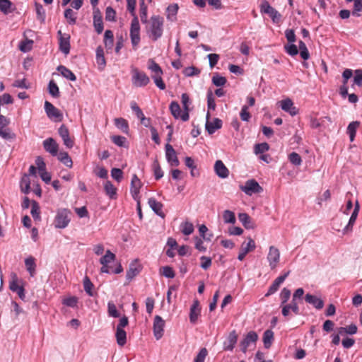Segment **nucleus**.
Returning <instances> with one entry per match:
<instances>
[{"mask_svg":"<svg viewBox=\"0 0 362 362\" xmlns=\"http://www.w3.org/2000/svg\"><path fill=\"white\" fill-rule=\"evenodd\" d=\"M164 19L160 16H152L146 28L149 37L154 41L161 37L163 33Z\"/></svg>","mask_w":362,"mask_h":362,"instance_id":"nucleus-1","label":"nucleus"},{"mask_svg":"<svg viewBox=\"0 0 362 362\" xmlns=\"http://www.w3.org/2000/svg\"><path fill=\"white\" fill-rule=\"evenodd\" d=\"M259 8L261 13L269 15L273 23H278L280 21L281 15L267 0L262 1Z\"/></svg>","mask_w":362,"mask_h":362,"instance_id":"nucleus-2","label":"nucleus"},{"mask_svg":"<svg viewBox=\"0 0 362 362\" xmlns=\"http://www.w3.org/2000/svg\"><path fill=\"white\" fill-rule=\"evenodd\" d=\"M71 212L67 209H59L57 211V214L54 218V226L57 228H64L70 222Z\"/></svg>","mask_w":362,"mask_h":362,"instance_id":"nucleus-3","label":"nucleus"},{"mask_svg":"<svg viewBox=\"0 0 362 362\" xmlns=\"http://www.w3.org/2000/svg\"><path fill=\"white\" fill-rule=\"evenodd\" d=\"M127 10L133 16L131 22L130 37L133 47L136 46V15H135V6L136 0H127Z\"/></svg>","mask_w":362,"mask_h":362,"instance_id":"nucleus-4","label":"nucleus"},{"mask_svg":"<svg viewBox=\"0 0 362 362\" xmlns=\"http://www.w3.org/2000/svg\"><path fill=\"white\" fill-rule=\"evenodd\" d=\"M240 189L247 195H252L262 192V187L255 180H247L245 185L240 187Z\"/></svg>","mask_w":362,"mask_h":362,"instance_id":"nucleus-5","label":"nucleus"},{"mask_svg":"<svg viewBox=\"0 0 362 362\" xmlns=\"http://www.w3.org/2000/svg\"><path fill=\"white\" fill-rule=\"evenodd\" d=\"M271 269H275L280 261V252L274 246H270L267 257Z\"/></svg>","mask_w":362,"mask_h":362,"instance_id":"nucleus-6","label":"nucleus"},{"mask_svg":"<svg viewBox=\"0 0 362 362\" xmlns=\"http://www.w3.org/2000/svg\"><path fill=\"white\" fill-rule=\"evenodd\" d=\"M45 110L47 117L55 121H62L63 115L59 110L55 107L51 103L45 101Z\"/></svg>","mask_w":362,"mask_h":362,"instance_id":"nucleus-7","label":"nucleus"},{"mask_svg":"<svg viewBox=\"0 0 362 362\" xmlns=\"http://www.w3.org/2000/svg\"><path fill=\"white\" fill-rule=\"evenodd\" d=\"M257 339L258 335L255 332H249L240 343V350L243 353H245L247 350L248 346L251 344H255L257 341Z\"/></svg>","mask_w":362,"mask_h":362,"instance_id":"nucleus-8","label":"nucleus"},{"mask_svg":"<svg viewBox=\"0 0 362 362\" xmlns=\"http://www.w3.org/2000/svg\"><path fill=\"white\" fill-rule=\"evenodd\" d=\"M165 321L163 318L156 315L153 321V334L157 340L162 338L164 332Z\"/></svg>","mask_w":362,"mask_h":362,"instance_id":"nucleus-9","label":"nucleus"},{"mask_svg":"<svg viewBox=\"0 0 362 362\" xmlns=\"http://www.w3.org/2000/svg\"><path fill=\"white\" fill-rule=\"evenodd\" d=\"M165 156L168 162L171 166L177 167L179 165L180 162L177 158L176 152L173 147L169 144L165 145Z\"/></svg>","mask_w":362,"mask_h":362,"instance_id":"nucleus-10","label":"nucleus"},{"mask_svg":"<svg viewBox=\"0 0 362 362\" xmlns=\"http://www.w3.org/2000/svg\"><path fill=\"white\" fill-rule=\"evenodd\" d=\"M247 243H243L242 244L241 248L240 250L239 255L238 256V259L240 261H242L245 257L246 255L252 250H254L256 247L255 241L251 238H247Z\"/></svg>","mask_w":362,"mask_h":362,"instance_id":"nucleus-11","label":"nucleus"},{"mask_svg":"<svg viewBox=\"0 0 362 362\" xmlns=\"http://www.w3.org/2000/svg\"><path fill=\"white\" fill-rule=\"evenodd\" d=\"M281 108L289 113L291 116H295L298 113V109L294 106L293 102L290 98H286L280 101Z\"/></svg>","mask_w":362,"mask_h":362,"instance_id":"nucleus-12","label":"nucleus"},{"mask_svg":"<svg viewBox=\"0 0 362 362\" xmlns=\"http://www.w3.org/2000/svg\"><path fill=\"white\" fill-rule=\"evenodd\" d=\"M43 147L47 152L52 156H57L58 153L59 146L56 141L52 138H48L43 141Z\"/></svg>","mask_w":362,"mask_h":362,"instance_id":"nucleus-13","label":"nucleus"},{"mask_svg":"<svg viewBox=\"0 0 362 362\" xmlns=\"http://www.w3.org/2000/svg\"><path fill=\"white\" fill-rule=\"evenodd\" d=\"M305 300L317 310L322 309L324 306V301L313 294L307 293L305 296Z\"/></svg>","mask_w":362,"mask_h":362,"instance_id":"nucleus-14","label":"nucleus"},{"mask_svg":"<svg viewBox=\"0 0 362 362\" xmlns=\"http://www.w3.org/2000/svg\"><path fill=\"white\" fill-rule=\"evenodd\" d=\"M214 170L216 175L221 178H226L228 177L229 170L226 167L224 163L220 160L216 161L214 165Z\"/></svg>","mask_w":362,"mask_h":362,"instance_id":"nucleus-15","label":"nucleus"},{"mask_svg":"<svg viewBox=\"0 0 362 362\" xmlns=\"http://www.w3.org/2000/svg\"><path fill=\"white\" fill-rule=\"evenodd\" d=\"M148 203L151 209L154 211L156 214L163 218L165 217V215L162 211L163 205L161 202H158L154 198H150Z\"/></svg>","mask_w":362,"mask_h":362,"instance_id":"nucleus-16","label":"nucleus"},{"mask_svg":"<svg viewBox=\"0 0 362 362\" xmlns=\"http://www.w3.org/2000/svg\"><path fill=\"white\" fill-rule=\"evenodd\" d=\"M238 336L235 330L230 332L226 341L223 343V349L226 351H233L237 343Z\"/></svg>","mask_w":362,"mask_h":362,"instance_id":"nucleus-17","label":"nucleus"},{"mask_svg":"<svg viewBox=\"0 0 362 362\" xmlns=\"http://www.w3.org/2000/svg\"><path fill=\"white\" fill-rule=\"evenodd\" d=\"M93 25L98 34L103 32V23L101 13L98 9L93 11Z\"/></svg>","mask_w":362,"mask_h":362,"instance_id":"nucleus-18","label":"nucleus"},{"mask_svg":"<svg viewBox=\"0 0 362 362\" xmlns=\"http://www.w3.org/2000/svg\"><path fill=\"white\" fill-rule=\"evenodd\" d=\"M199 315H200L199 302L198 300H194L193 304L192 305V306L190 308V312H189L190 322L192 324H194L197 322Z\"/></svg>","mask_w":362,"mask_h":362,"instance_id":"nucleus-19","label":"nucleus"},{"mask_svg":"<svg viewBox=\"0 0 362 362\" xmlns=\"http://www.w3.org/2000/svg\"><path fill=\"white\" fill-rule=\"evenodd\" d=\"M182 103L183 105L184 111L182 113L181 119L184 122H186L189 119V98L187 93L182 94Z\"/></svg>","mask_w":362,"mask_h":362,"instance_id":"nucleus-20","label":"nucleus"},{"mask_svg":"<svg viewBox=\"0 0 362 362\" xmlns=\"http://www.w3.org/2000/svg\"><path fill=\"white\" fill-rule=\"evenodd\" d=\"M222 127V121L218 118H215L213 122L207 121L206 123V129L209 134H214L217 129Z\"/></svg>","mask_w":362,"mask_h":362,"instance_id":"nucleus-21","label":"nucleus"},{"mask_svg":"<svg viewBox=\"0 0 362 362\" xmlns=\"http://www.w3.org/2000/svg\"><path fill=\"white\" fill-rule=\"evenodd\" d=\"M70 36L66 35V36L59 37V49L65 54H68L70 52Z\"/></svg>","mask_w":362,"mask_h":362,"instance_id":"nucleus-22","label":"nucleus"},{"mask_svg":"<svg viewBox=\"0 0 362 362\" xmlns=\"http://www.w3.org/2000/svg\"><path fill=\"white\" fill-rule=\"evenodd\" d=\"M9 288L11 291L16 292L21 299H25V289L23 286H18L17 283V279H13L12 281L10 282Z\"/></svg>","mask_w":362,"mask_h":362,"instance_id":"nucleus-23","label":"nucleus"},{"mask_svg":"<svg viewBox=\"0 0 362 362\" xmlns=\"http://www.w3.org/2000/svg\"><path fill=\"white\" fill-rule=\"evenodd\" d=\"M57 71L60 72L62 76L71 81H75L76 80V76L75 74L65 66L59 65L57 67Z\"/></svg>","mask_w":362,"mask_h":362,"instance_id":"nucleus-24","label":"nucleus"},{"mask_svg":"<svg viewBox=\"0 0 362 362\" xmlns=\"http://www.w3.org/2000/svg\"><path fill=\"white\" fill-rule=\"evenodd\" d=\"M104 44L107 50H111L114 45V35L112 30H107L104 35Z\"/></svg>","mask_w":362,"mask_h":362,"instance_id":"nucleus-25","label":"nucleus"},{"mask_svg":"<svg viewBox=\"0 0 362 362\" xmlns=\"http://www.w3.org/2000/svg\"><path fill=\"white\" fill-rule=\"evenodd\" d=\"M20 187L21 190L23 193L28 194L30 193V180L29 178V175L25 174L22 177L20 182Z\"/></svg>","mask_w":362,"mask_h":362,"instance_id":"nucleus-26","label":"nucleus"},{"mask_svg":"<svg viewBox=\"0 0 362 362\" xmlns=\"http://www.w3.org/2000/svg\"><path fill=\"white\" fill-rule=\"evenodd\" d=\"M360 125V122L358 121L351 122L347 127L346 132L349 135L350 141H354L356 130Z\"/></svg>","mask_w":362,"mask_h":362,"instance_id":"nucleus-27","label":"nucleus"},{"mask_svg":"<svg viewBox=\"0 0 362 362\" xmlns=\"http://www.w3.org/2000/svg\"><path fill=\"white\" fill-rule=\"evenodd\" d=\"M238 218L244 227L247 229L254 228V224L251 221V218L246 213H240L238 214Z\"/></svg>","mask_w":362,"mask_h":362,"instance_id":"nucleus-28","label":"nucleus"},{"mask_svg":"<svg viewBox=\"0 0 362 362\" xmlns=\"http://www.w3.org/2000/svg\"><path fill=\"white\" fill-rule=\"evenodd\" d=\"M96 62L100 69H103L105 66L106 62L104 57V51L101 46L96 49Z\"/></svg>","mask_w":362,"mask_h":362,"instance_id":"nucleus-29","label":"nucleus"},{"mask_svg":"<svg viewBox=\"0 0 362 362\" xmlns=\"http://www.w3.org/2000/svg\"><path fill=\"white\" fill-rule=\"evenodd\" d=\"M115 337L119 346H123L126 344L127 334L124 329L117 328Z\"/></svg>","mask_w":362,"mask_h":362,"instance_id":"nucleus-30","label":"nucleus"},{"mask_svg":"<svg viewBox=\"0 0 362 362\" xmlns=\"http://www.w3.org/2000/svg\"><path fill=\"white\" fill-rule=\"evenodd\" d=\"M274 339V332L271 329H267L263 334L264 346L266 349L270 348Z\"/></svg>","mask_w":362,"mask_h":362,"instance_id":"nucleus-31","label":"nucleus"},{"mask_svg":"<svg viewBox=\"0 0 362 362\" xmlns=\"http://www.w3.org/2000/svg\"><path fill=\"white\" fill-rule=\"evenodd\" d=\"M170 110L171 114L175 119H178V118L181 119L182 112L181 111L180 105L178 104L177 102H176V101L171 102V103L170 105Z\"/></svg>","mask_w":362,"mask_h":362,"instance_id":"nucleus-32","label":"nucleus"},{"mask_svg":"<svg viewBox=\"0 0 362 362\" xmlns=\"http://www.w3.org/2000/svg\"><path fill=\"white\" fill-rule=\"evenodd\" d=\"M13 3L10 0H0V11L4 13L8 14L13 11L12 8Z\"/></svg>","mask_w":362,"mask_h":362,"instance_id":"nucleus-33","label":"nucleus"},{"mask_svg":"<svg viewBox=\"0 0 362 362\" xmlns=\"http://www.w3.org/2000/svg\"><path fill=\"white\" fill-rule=\"evenodd\" d=\"M25 264L28 272L30 273L31 276H33L35 274L36 264L35 259L32 257H28L25 259Z\"/></svg>","mask_w":362,"mask_h":362,"instance_id":"nucleus-34","label":"nucleus"},{"mask_svg":"<svg viewBox=\"0 0 362 362\" xmlns=\"http://www.w3.org/2000/svg\"><path fill=\"white\" fill-rule=\"evenodd\" d=\"M178 11V6L176 4H170L167 7V18L171 21L175 19V16Z\"/></svg>","mask_w":362,"mask_h":362,"instance_id":"nucleus-35","label":"nucleus"},{"mask_svg":"<svg viewBox=\"0 0 362 362\" xmlns=\"http://www.w3.org/2000/svg\"><path fill=\"white\" fill-rule=\"evenodd\" d=\"M104 189L105 193L107 196H109L111 199H113L116 195L117 189L112 184V182L109 180H107L104 185Z\"/></svg>","mask_w":362,"mask_h":362,"instance_id":"nucleus-36","label":"nucleus"},{"mask_svg":"<svg viewBox=\"0 0 362 362\" xmlns=\"http://www.w3.org/2000/svg\"><path fill=\"white\" fill-rule=\"evenodd\" d=\"M139 16L142 23H148L147 6L145 4L144 0H140Z\"/></svg>","mask_w":362,"mask_h":362,"instance_id":"nucleus-37","label":"nucleus"},{"mask_svg":"<svg viewBox=\"0 0 362 362\" xmlns=\"http://www.w3.org/2000/svg\"><path fill=\"white\" fill-rule=\"evenodd\" d=\"M194 226L189 221H185L180 224V230L185 235H189L194 232Z\"/></svg>","mask_w":362,"mask_h":362,"instance_id":"nucleus-38","label":"nucleus"},{"mask_svg":"<svg viewBox=\"0 0 362 362\" xmlns=\"http://www.w3.org/2000/svg\"><path fill=\"white\" fill-rule=\"evenodd\" d=\"M137 118L140 119L141 124L144 125L145 127H149L151 129V121L149 117H146L142 112V110L137 106Z\"/></svg>","mask_w":362,"mask_h":362,"instance_id":"nucleus-39","label":"nucleus"},{"mask_svg":"<svg viewBox=\"0 0 362 362\" xmlns=\"http://www.w3.org/2000/svg\"><path fill=\"white\" fill-rule=\"evenodd\" d=\"M58 159L63 163L66 166L69 168H71L73 165V162L68 153L66 152H60L58 154Z\"/></svg>","mask_w":362,"mask_h":362,"instance_id":"nucleus-40","label":"nucleus"},{"mask_svg":"<svg viewBox=\"0 0 362 362\" xmlns=\"http://www.w3.org/2000/svg\"><path fill=\"white\" fill-rule=\"evenodd\" d=\"M115 126L122 130V132L127 134L128 133V123L126 119L123 118H116L115 119Z\"/></svg>","mask_w":362,"mask_h":362,"instance_id":"nucleus-41","label":"nucleus"},{"mask_svg":"<svg viewBox=\"0 0 362 362\" xmlns=\"http://www.w3.org/2000/svg\"><path fill=\"white\" fill-rule=\"evenodd\" d=\"M49 93L54 98L59 97V89L57 83L51 80L48 84Z\"/></svg>","mask_w":362,"mask_h":362,"instance_id":"nucleus-42","label":"nucleus"},{"mask_svg":"<svg viewBox=\"0 0 362 362\" xmlns=\"http://www.w3.org/2000/svg\"><path fill=\"white\" fill-rule=\"evenodd\" d=\"M115 255L111 252L110 250H107L104 256L100 259V263L101 264H108L115 259Z\"/></svg>","mask_w":362,"mask_h":362,"instance_id":"nucleus-43","label":"nucleus"},{"mask_svg":"<svg viewBox=\"0 0 362 362\" xmlns=\"http://www.w3.org/2000/svg\"><path fill=\"white\" fill-rule=\"evenodd\" d=\"M107 313L110 317L115 318L120 317L119 312L117 310L115 303L112 301H110L107 303Z\"/></svg>","mask_w":362,"mask_h":362,"instance_id":"nucleus-44","label":"nucleus"},{"mask_svg":"<svg viewBox=\"0 0 362 362\" xmlns=\"http://www.w3.org/2000/svg\"><path fill=\"white\" fill-rule=\"evenodd\" d=\"M298 47L300 49V55L304 59L307 60L310 57V54L308 49L306 47V45L302 40H300L298 42Z\"/></svg>","mask_w":362,"mask_h":362,"instance_id":"nucleus-45","label":"nucleus"},{"mask_svg":"<svg viewBox=\"0 0 362 362\" xmlns=\"http://www.w3.org/2000/svg\"><path fill=\"white\" fill-rule=\"evenodd\" d=\"M223 221L226 223H235V214L230 210H225L223 214Z\"/></svg>","mask_w":362,"mask_h":362,"instance_id":"nucleus-46","label":"nucleus"},{"mask_svg":"<svg viewBox=\"0 0 362 362\" xmlns=\"http://www.w3.org/2000/svg\"><path fill=\"white\" fill-rule=\"evenodd\" d=\"M200 74V70L195 66H188L183 70V74L187 77H192L198 76Z\"/></svg>","mask_w":362,"mask_h":362,"instance_id":"nucleus-47","label":"nucleus"},{"mask_svg":"<svg viewBox=\"0 0 362 362\" xmlns=\"http://www.w3.org/2000/svg\"><path fill=\"white\" fill-rule=\"evenodd\" d=\"M149 81V78L144 73L137 71V86H145Z\"/></svg>","mask_w":362,"mask_h":362,"instance_id":"nucleus-48","label":"nucleus"},{"mask_svg":"<svg viewBox=\"0 0 362 362\" xmlns=\"http://www.w3.org/2000/svg\"><path fill=\"white\" fill-rule=\"evenodd\" d=\"M35 6L37 19H39L41 22H44L45 19V11L42 5L35 2Z\"/></svg>","mask_w":362,"mask_h":362,"instance_id":"nucleus-49","label":"nucleus"},{"mask_svg":"<svg viewBox=\"0 0 362 362\" xmlns=\"http://www.w3.org/2000/svg\"><path fill=\"white\" fill-rule=\"evenodd\" d=\"M226 78L223 76H219L218 74H215L212 77V83L216 86H223L226 83Z\"/></svg>","mask_w":362,"mask_h":362,"instance_id":"nucleus-50","label":"nucleus"},{"mask_svg":"<svg viewBox=\"0 0 362 362\" xmlns=\"http://www.w3.org/2000/svg\"><path fill=\"white\" fill-rule=\"evenodd\" d=\"M64 17L68 20L69 24H75L76 22V13L71 8H66L65 10Z\"/></svg>","mask_w":362,"mask_h":362,"instance_id":"nucleus-51","label":"nucleus"},{"mask_svg":"<svg viewBox=\"0 0 362 362\" xmlns=\"http://www.w3.org/2000/svg\"><path fill=\"white\" fill-rule=\"evenodd\" d=\"M269 149V146L267 143H261L255 144L254 147V152L255 154H260L267 151Z\"/></svg>","mask_w":362,"mask_h":362,"instance_id":"nucleus-52","label":"nucleus"},{"mask_svg":"<svg viewBox=\"0 0 362 362\" xmlns=\"http://www.w3.org/2000/svg\"><path fill=\"white\" fill-rule=\"evenodd\" d=\"M33 41L32 40L26 39L25 41H22L19 45V49L23 52H27L32 49Z\"/></svg>","mask_w":362,"mask_h":362,"instance_id":"nucleus-53","label":"nucleus"},{"mask_svg":"<svg viewBox=\"0 0 362 362\" xmlns=\"http://www.w3.org/2000/svg\"><path fill=\"white\" fill-rule=\"evenodd\" d=\"M83 288L85 291L88 294V296H93V293L92 292L93 284L88 276H86L83 279Z\"/></svg>","mask_w":362,"mask_h":362,"instance_id":"nucleus-54","label":"nucleus"},{"mask_svg":"<svg viewBox=\"0 0 362 362\" xmlns=\"http://www.w3.org/2000/svg\"><path fill=\"white\" fill-rule=\"evenodd\" d=\"M288 160L292 164L297 166L300 165L302 163L301 157L296 152H292L288 155Z\"/></svg>","mask_w":362,"mask_h":362,"instance_id":"nucleus-55","label":"nucleus"},{"mask_svg":"<svg viewBox=\"0 0 362 362\" xmlns=\"http://www.w3.org/2000/svg\"><path fill=\"white\" fill-rule=\"evenodd\" d=\"M31 215L35 220L40 219V207L37 202L33 201L32 203Z\"/></svg>","mask_w":362,"mask_h":362,"instance_id":"nucleus-56","label":"nucleus"},{"mask_svg":"<svg viewBox=\"0 0 362 362\" xmlns=\"http://www.w3.org/2000/svg\"><path fill=\"white\" fill-rule=\"evenodd\" d=\"M291 291L287 288H284L280 293V298L281 300V305L286 304L287 301L290 298Z\"/></svg>","mask_w":362,"mask_h":362,"instance_id":"nucleus-57","label":"nucleus"},{"mask_svg":"<svg viewBox=\"0 0 362 362\" xmlns=\"http://www.w3.org/2000/svg\"><path fill=\"white\" fill-rule=\"evenodd\" d=\"M240 119L244 122H248L251 118V115L248 112V106L245 105L242 107L240 113Z\"/></svg>","mask_w":362,"mask_h":362,"instance_id":"nucleus-58","label":"nucleus"},{"mask_svg":"<svg viewBox=\"0 0 362 362\" xmlns=\"http://www.w3.org/2000/svg\"><path fill=\"white\" fill-rule=\"evenodd\" d=\"M156 86L160 90L165 89V84L162 79V75H152Z\"/></svg>","mask_w":362,"mask_h":362,"instance_id":"nucleus-59","label":"nucleus"},{"mask_svg":"<svg viewBox=\"0 0 362 362\" xmlns=\"http://www.w3.org/2000/svg\"><path fill=\"white\" fill-rule=\"evenodd\" d=\"M148 68L153 73V75H163V71L160 66L155 62L151 61Z\"/></svg>","mask_w":362,"mask_h":362,"instance_id":"nucleus-60","label":"nucleus"},{"mask_svg":"<svg viewBox=\"0 0 362 362\" xmlns=\"http://www.w3.org/2000/svg\"><path fill=\"white\" fill-rule=\"evenodd\" d=\"M201 265L200 267L204 269L207 270L211 265V258L206 256H202L200 257Z\"/></svg>","mask_w":362,"mask_h":362,"instance_id":"nucleus-61","label":"nucleus"},{"mask_svg":"<svg viewBox=\"0 0 362 362\" xmlns=\"http://www.w3.org/2000/svg\"><path fill=\"white\" fill-rule=\"evenodd\" d=\"M208 351L206 348H202L195 357L194 362H204Z\"/></svg>","mask_w":362,"mask_h":362,"instance_id":"nucleus-62","label":"nucleus"},{"mask_svg":"<svg viewBox=\"0 0 362 362\" xmlns=\"http://www.w3.org/2000/svg\"><path fill=\"white\" fill-rule=\"evenodd\" d=\"M361 11H362V0H356L354 2L352 15L358 17L361 16L359 13Z\"/></svg>","mask_w":362,"mask_h":362,"instance_id":"nucleus-63","label":"nucleus"},{"mask_svg":"<svg viewBox=\"0 0 362 362\" xmlns=\"http://www.w3.org/2000/svg\"><path fill=\"white\" fill-rule=\"evenodd\" d=\"M354 83L358 86H362V69H356L354 77Z\"/></svg>","mask_w":362,"mask_h":362,"instance_id":"nucleus-64","label":"nucleus"}]
</instances>
